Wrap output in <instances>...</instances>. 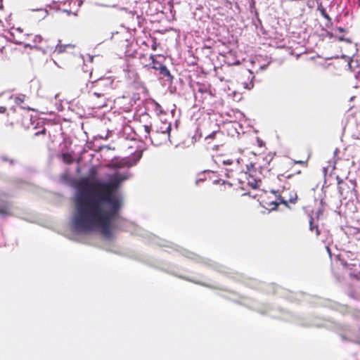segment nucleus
Returning a JSON list of instances; mask_svg holds the SVG:
<instances>
[{
    "label": "nucleus",
    "mask_w": 360,
    "mask_h": 360,
    "mask_svg": "<svg viewBox=\"0 0 360 360\" xmlns=\"http://www.w3.org/2000/svg\"><path fill=\"white\" fill-rule=\"evenodd\" d=\"M321 15L325 18L328 21H331V18H330V16L328 15V13H326V9L323 8V7H321L319 8Z\"/></svg>",
    "instance_id": "obj_22"
},
{
    "label": "nucleus",
    "mask_w": 360,
    "mask_h": 360,
    "mask_svg": "<svg viewBox=\"0 0 360 360\" xmlns=\"http://www.w3.org/2000/svg\"><path fill=\"white\" fill-rule=\"evenodd\" d=\"M254 77L248 70H243L236 75V82L242 85L244 89H250L253 87L252 79Z\"/></svg>",
    "instance_id": "obj_6"
},
{
    "label": "nucleus",
    "mask_w": 360,
    "mask_h": 360,
    "mask_svg": "<svg viewBox=\"0 0 360 360\" xmlns=\"http://www.w3.org/2000/svg\"><path fill=\"white\" fill-rule=\"evenodd\" d=\"M35 39H38L39 41H40L41 40V37H38V36H35Z\"/></svg>",
    "instance_id": "obj_32"
},
{
    "label": "nucleus",
    "mask_w": 360,
    "mask_h": 360,
    "mask_svg": "<svg viewBox=\"0 0 360 360\" xmlns=\"http://www.w3.org/2000/svg\"><path fill=\"white\" fill-rule=\"evenodd\" d=\"M98 172L95 167H92L89 169L88 174L90 178H95L97 176Z\"/></svg>",
    "instance_id": "obj_21"
},
{
    "label": "nucleus",
    "mask_w": 360,
    "mask_h": 360,
    "mask_svg": "<svg viewBox=\"0 0 360 360\" xmlns=\"http://www.w3.org/2000/svg\"><path fill=\"white\" fill-rule=\"evenodd\" d=\"M308 160H309V157L306 159V160H293L291 164H292V167L296 165V164H298V165H302V167H307V164H308Z\"/></svg>",
    "instance_id": "obj_20"
},
{
    "label": "nucleus",
    "mask_w": 360,
    "mask_h": 360,
    "mask_svg": "<svg viewBox=\"0 0 360 360\" xmlns=\"http://www.w3.org/2000/svg\"><path fill=\"white\" fill-rule=\"evenodd\" d=\"M344 266L350 270V275L355 278L360 277V262L358 259H354L352 262L348 263L345 262Z\"/></svg>",
    "instance_id": "obj_11"
},
{
    "label": "nucleus",
    "mask_w": 360,
    "mask_h": 360,
    "mask_svg": "<svg viewBox=\"0 0 360 360\" xmlns=\"http://www.w3.org/2000/svg\"><path fill=\"white\" fill-rule=\"evenodd\" d=\"M158 46H159V44L157 42V39L155 37H153L152 38L151 49L153 51H156Z\"/></svg>",
    "instance_id": "obj_23"
},
{
    "label": "nucleus",
    "mask_w": 360,
    "mask_h": 360,
    "mask_svg": "<svg viewBox=\"0 0 360 360\" xmlns=\"http://www.w3.org/2000/svg\"><path fill=\"white\" fill-rule=\"evenodd\" d=\"M281 202L288 206V203L295 204L297 199V193L292 191H285L279 198Z\"/></svg>",
    "instance_id": "obj_10"
},
{
    "label": "nucleus",
    "mask_w": 360,
    "mask_h": 360,
    "mask_svg": "<svg viewBox=\"0 0 360 360\" xmlns=\"http://www.w3.org/2000/svg\"><path fill=\"white\" fill-rule=\"evenodd\" d=\"M35 111L34 108L20 107L18 110H13L8 114L10 125L20 124L25 128H29L32 122V115L30 111Z\"/></svg>",
    "instance_id": "obj_3"
},
{
    "label": "nucleus",
    "mask_w": 360,
    "mask_h": 360,
    "mask_svg": "<svg viewBox=\"0 0 360 360\" xmlns=\"http://www.w3.org/2000/svg\"><path fill=\"white\" fill-rule=\"evenodd\" d=\"M20 51L13 46L11 42L0 35V53L3 59H13L16 58Z\"/></svg>",
    "instance_id": "obj_5"
},
{
    "label": "nucleus",
    "mask_w": 360,
    "mask_h": 360,
    "mask_svg": "<svg viewBox=\"0 0 360 360\" xmlns=\"http://www.w3.org/2000/svg\"><path fill=\"white\" fill-rule=\"evenodd\" d=\"M309 229L311 231H315L316 236L320 235V231L317 224H314V218L311 217L309 220Z\"/></svg>",
    "instance_id": "obj_18"
},
{
    "label": "nucleus",
    "mask_w": 360,
    "mask_h": 360,
    "mask_svg": "<svg viewBox=\"0 0 360 360\" xmlns=\"http://www.w3.org/2000/svg\"><path fill=\"white\" fill-rule=\"evenodd\" d=\"M354 293L356 295V298L360 300V285L356 287L354 289Z\"/></svg>",
    "instance_id": "obj_26"
},
{
    "label": "nucleus",
    "mask_w": 360,
    "mask_h": 360,
    "mask_svg": "<svg viewBox=\"0 0 360 360\" xmlns=\"http://www.w3.org/2000/svg\"><path fill=\"white\" fill-rule=\"evenodd\" d=\"M122 20L123 25L128 29L136 30L137 27H141L143 22V18L135 11H127L122 14Z\"/></svg>",
    "instance_id": "obj_4"
},
{
    "label": "nucleus",
    "mask_w": 360,
    "mask_h": 360,
    "mask_svg": "<svg viewBox=\"0 0 360 360\" xmlns=\"http://www.w3.org/2000/svg\"><path fill=\"white\" fill-rule=\"evenodd\" d=\"M197 93L200 94L203 98H207V97L214 96V94L212 91L211 85L203 83H197Z\"/></svg>",
    "instance_id": "obj_12"
},
{
    "label": "nucleus",
    "mask_w": 360,
    "mask_h": 360,
    "mask_svg": "<svg viewBox=\"0 0 360 360\" xmlns=\"http://www.w3.org/2000/svg\"><path fill=\"white\" fill-rule=\"evenodd\" d=\"M94 94L95 96H96L97 97H101V96H104V93H103V92H102V91H100V92L94 91Z\"/></svg>",
    "instance_id": "obj_28"
},
{
    "label": "nucleus",
    "mask_w": 360,
    "mask_h": 360,
    "mask_svg": "<svg viewBox=\"0 0 360 360\" xmlns=\"http://www.w3.org/2000/svg\"><path fill=\"white\" fill-rule=\"evenodd\" d=\"M126 179L115 175L108 182L82 179L77 183L72 217L75 231L87 233L99 230L105 238L112 237V222L122 207V198L115 195V192Z\"/></svg>",
    "instance_id": "obj_1"
},
{
    "label": "nucleus",
    "mask_w": 360,
    "mask_h": 360,
    "mask_svg": "<svg viewBox=\"0 0 360 360\" xmlns=\"http://www.w3.org/2000/svg\"><path fill=\"white\" fill-rule=\"evenodd\" d=\"M104 80L103 79H98L94 83V87H103L104 86Z\"/></svg>",
    "instance_id": "obj_24"
},
{
    "label": "nucleus",
    "mask_w": 360,
    "mask_h": 360,
    "mask_svg": "<svg viewBox=\"0 0 360 360\" xmlns=\"http://www.w3.org/2000/svg\"><path fill=\"white\" fill-rule=\"evenodd\" d=\"M144 138L148 139L151 143L159 146L167 141L170 136L171 124L167 122L160 121L155 126L154 130L151 125H143Z\"/></svg>",
    "instance_id": "obj_2"
},
{
    "label": "nucleus",
    "mask_w": 360,
    "mask_h": 360,
    "mask_svg": "<svg viewBox=\"0 0 360 360\" xmlns=\"http://www.w3.org/2000/svg\"><path fill=\"white\" fill-rule=\"evenodd\" d=\"M150 59L152 61V68L156 70H159L160 74L165 77L169 78L170 80L173 79L172 75L170 74L169 70L167 69L166 65L160 63L156 59V56L155 55L151 54L150 56Z\"/></svg>",
    "instance_id": "obj_8"
},
{
    "label": "nucleus",
    "mask_w": 360,
    "mask_h": 360,
    "mask_svg": "<svg viewBox=\"0 0 360 360\" xmlns=\"http://www.w3.org/2000/svg\"><path fill=\"white\" fill-rule=\"evenodd\" d=\"M272 204L274 205V206L271 208L272 210L276 209L278 205V202H272Z\"/></svg>",
    "instance_id": "obj_31"
},
{
    "label": "nucleus",
    "mask_w": 360,
    "mask_h": 360,
    "mask_svg": "<svg viewBox=\"0 0 360 360\" xmlns=\"http://www.w3.org/2000/svg\"><path fill=\"white\" fill-rule=\"evenodd\" d=\"M248 171L250 174L256 171L257 169L260 167V165L257 162L252 163L251 162L250 165H247Z\"/></svg>",
    "instance_id": "obj_19"
},
{
    "label": "nucleus",
    "mask_w": 360,
    "mask_h": 360,
    "mask_svg": "<svg viewBox=\"0 0 360 360\" xmlns=\"http://www.w3.org/2000/svg\"><path fill=\"white\" fill-rule=\"evenodd\" d=\"M222 185H223L224 187H226V186H229V187H231V184H229V183H227V184H226L224 181H222Z\"/></svg>",
    "instance_id": "obj_30"
},
{
    "label": "nucleus",
    "mask_w": 360,
    "mask_h": 360,
    "mask_svg": "<svg viewBox=\"0 0 360 360\" xmlns=\"http://www.w3.org/2000/svg\"><path fill=\"white\" fill-rule=\"evenodd\" d=\"M301 174V171L300 170L295 169L292 173L286 174L285 176V177L289 179V178L292 177V176H294L295 174Z\"/></svg>",
    "instance_id": "obj_25"
},
{
    "label": "nucleus",
    "mask_w": 360,
    "mask_h": 360,
    "mask_svg": "<svg viewBox=\"0 0 360 360\" xmlns=\"http://www.w3.org/2000/svg\"><path fill=\"white\" fill-rule=\"evenodd\" d=\"M10 207L6 202L0 203V215H8L10 214Z\"/></svg>",
    "instance_id": "obj_17"
},
{
    "label": "nucleus",
    "mask_w": 360,
    "mask_h": 360,
    "mask_svg": "<svg viewBox=\"0 0 360 360\" xmlns=\"http://www.w3.org/2000/svg\"><path fill=\"white\" fill-rule=\"evenodd\" d=\"M214 162L218 165H220L221 163L224 165H231L233 164L232 159L223 158L221 155H217L215 157Z\"/></svg>",
    "instance_id": "obj_14"
},
{
    "label": "nucleus",
    "mask_w": 360,
    "mask_h": 360,
    "mask_svg": "<svg viewBox=\"0 0 360 360\" xmlns=\"http://www.w3.org/2000/svg\"><path fill=\"white\" fill-rule=\"evenodd\" d=\"M74 47H75V45H72L71 44H58L56 46L55 51L58 52V53H60L65 51L67 49H73Z\"/></svg>",
    "instance_id": "obj_16"
},
{
    "label": "nucleus",
    "mask_w": 360,
    "mask_h": 360,
    "mask_svg": "<svg viewBox=\"0 0 360 360\" xmlns=\"http://www.w3.org/2000/svg\"><path fill=\"white\" fill-rule=\"evenodd\" d=\"M354 184L350 181V184L345 182L342 179L338 177V188L340 196L344 199L347 198L352 195L354 191Z\"/></svg>",
    "instance_id": "obj_7"
},
{
    "label": "nucleus",
    "mask_w": 360,
    "mask_h": 360,
    "mask_svg": "<svg viewBox=\"0 0 360 360\" xmlns=\"http://www.w3.org/2000/svg\"><path fill=\"white\" fill-rule=\"evenodd\" d=\"M6 111V108L5 107H0V112L1 113H4Z\"/></svg>",
    "instance_id": "obj_29"
},
{
    "label": "nucleus",
    "mask_w": 360,
    "mask_h": 360,
    "mask_svg": "<svg viewBox=\"0 0 360 360\" xmlns=\"http://www.w3.org/2000/svg\"><path fill=\"white\" fill-rule=\"evenodd\" d=\"M136 164L135 161H132L129 158L114 159L110 163L108 164L107 167L110 169H121L129 168Z\"/></svg>",
    "instance_id": "obj_9"
},
{
    "label": "nucleus",
    "mask_w": 360,
    "mask_h": 360,
    "mask_svg": "<svg viewBox=\"0 0 360 360\" xmlns=\"http://www.w3.org/2000/svg\"><path fill=\"white\" fill-rule=\"evenodd\" d=\"M221 136H223V132L220 130H216L213 131L211 134L206 136L205 137V141H207L208 143H210L212 140L216 139L217 137H220Z\"/></svg>",
    "instance_id": "obj_15"
},
{
    "label": "nucleus",
    "mask_w": 360,
    "mask_h": 360,
    "mask_svg": "<svg viewBox=\"0 0 360 360\" xmlns=\"http://www.w3.org/2000/svg\"><path fill=\"white\" fill-rule=\"evenodd\" d=\"M62 160L67 165H71L74 162L75 158L73 157V152L63 153L61 155Z\"/></svg>",
    "instance_id": "obj_13"
},
{
    "label": "nucleus",
    "mask_w": 360,
    "mask_h": 360,
    "mask_svg": "<svg viewBox=\"0 0 360 360\" xmlns=\"http://www.w3.org/2000/svg\"><path fill=\"white\" fill-rule=\"evenodd\" d=\"M45 134H46V129L45 128H44L42 130L39 131L34 134L35 136H39V135L44 136Z\"/></svg>",
    "instance_id": "obj_27"
}]
</instances>
